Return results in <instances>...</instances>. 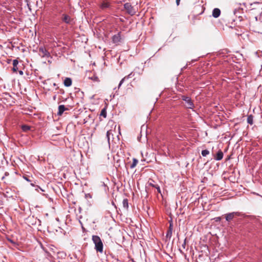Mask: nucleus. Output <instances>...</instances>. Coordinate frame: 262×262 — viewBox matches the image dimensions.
<instances>
[{"instance_id": "obj_15", "label": "nucleus", "mask_w": 262, "mask_h": 262, "mask_svg": "<svg viewBox=\"0 0 262 262\" xmlns=\"http://www.w3.org/2000/svg\"><path fill=\"white\" fill-rule=\"evenodd\" d=\"M172 233V223L170 224L169 229L167 231L166 237L170 238Z\"/></svg>"}, {"instance_id": "obj_2", "label": "nucleus", "mask_w": 262, "mask_h": 262, "mask_svg": "<svg viewBox=\"0 0 262 262\" xmlns=\"http://www.w3.org/2000/svg\"><path fill=\"white\" fill-rule=\"evenodd\" d=\"M182 100L185 101V106L187 108L192 109L194 107V104L193 103L190 97L185 96H183Z\"/></svg>"}, {"instance_id": "obj_21", "label": "nucleus", "mask_w": 262, "mask_h": 262, "mask_svg": "<svg viewBox=\"0 0 262 262\" xmlns=\"http://www.w3.org/2000/svg\"><path fill=\"white\" fill-rule=\"evenodd\" d=\"M111 136H113V135L112 134V131L111 130L107 131L106 133V137H107L108 143H110Z\"/></svg>"}, {"instance_id": "obj_32", "label": "nucleus", "mask_w": 262, "mask_h": 262, "mask_svg": "<svg viewBox=\"0 0 262 262\" xmlns=\"http://www.w3.org/2000/svg\"><path fill=\"white\" fill-rule=\"evenodd\" d=\"M5 175H6V176H7V175H8V173H7V172H6V173H5Z\"/></svg>"}, {"instance_id": "obj_1", "label": "nucleus", "mask_w": 262, "mask_h": 262, "mask_svg": "<svg viewBox=\"0 0 262 262\" xmlns=\"http://www.w3.org/2000/svg\"><path fill=\"white\" fill-rule=\"evenodd\" d=\"M92 241L95 244V249L102 253L103 251V245L100 237L98 235H93Z\"/></svg>"}, {"instance_id": "obj_28", "label": "nucleus", "mask_w": 262, "mask_h": 262, "mask_svg": "<svg viewBox=\"0 0 262 262\" xmlns=\"http://www.w3.org/2000/svg\"><path fill=\"white\" fill-rule=\"evenodd\" d=\"M180 0H176L177 5L178 6L180 4Z\"/></svg>"}, {"instance_id": "obj_27", "label": "nucleus", "mask_w": 262, "mask_h": 262, "mask_svg": "<svg viewBox=\"0 0 262 262\" xmlns=\"http://www.w3.org/2000/svg\"><path fill=\"white\" fill-rule=\"evenodd\" d=\"M18 72L20 75H23L24 74L23 72L21 70L19 71Z\"/></svg>"}, {"instance_id": "obj_14", "label": "nucleus", "mask_w": 262, "mask_h": 262, "mask_svg": "<svg viewBox=\"0 0 262 262\" xmlns=\"http://www.w3.org/2000/svg\"><path fill=\"white\" fill-rule=\"evenodd\" d=\"M223 158V152L220 150L216 154V157H215V159L217 161L221 160Z\"/></svg>"}, {"instance_id": "obj_8", "label": "nucleus", "mask_w": 262, "mask_h": 262, "mask_svg": "<svg viewBox=\"0 0 262 262\" xmlns=\"http://www.w3.org/2000/svg\"><path fill=\"white\" fill-rule=\"evenodd\" d=\"M121 32H118L117 34L114 35L112 37V41L114 43H117L121 41Z\"/></svg>"}, {"instance_id": "obj_7", "label": "nucleus", "mask_w": 262, "mask_h": 262, "mask_svg": "<svg viewBox=\"0 0 262 262\" xmlns=\"http://www.w3.org/2000/svg\"><path fill=\"white\" fill-rule=\"evenodd\" d=\"M62 20L63 22L67 24H70L72 21V19L70 16L66 14H63L62 16Z\"/></svg>"}, {"instance_id": "obj_10", "label": "nucleus", "mask_w": 262, "mask_h": 262, "mask_svg": "<svg viewBox=\"0 0 262 262\" xmlns=\"http://www.w3.org/2000/svg\"><path fill=\"white\" fill-rule=\"evenodd\" d=\"M110 4L106 1H103L100 5V7L102 10H104L106 8H110Z\"/></svg>"}, {"instance_id": "obj_34", "label": "nucleus", "mask_w": 262, "mask_h": 262, "mask_svg": "<svg viewBox=\"0 0 262 262\" xmlns=\"http://www.w3.org/2000/svg\"><path fill=\"white\" fill-rule=\"evenodd\" d=\"M185 244V243H184V244L183 245V246H184Z\"/></svg>"}, {"instance_id": "obj_5", "label": "nucleus", "mask_w": 262, "mask_h": 262, "mask_svg": "<svg viewBox=\"0 0 262 262\" xmlns=\"http://www.w3.org/2000/svg\"><path fill=\"white\" fill-rule=\"evenodd\" d=\"M240 213L238 212H233L225 214L226 220L228 222L231 221L235 216H239Z\"/></svg>"}, {"instance_id": "obj_11", "label": "nucleus", "mask_w": 262, "mask_h": 262, "mask_svg": "<svg viewBox=\"0 0 262 262\" xmlns=\"http://www.w3.org/2000/svg\"><path fill=\"white\" fill-rule=\"evenodd\" d=\"M64 85L66 87L70 86L72 85V80L71 78H66L64 82H63Z\"/></svg>"}, {"instance_id": "obj_19", "label": "nucleus", "mask_w": 262, "mask_h": 262, "mask_svg": "<svg viewBox=\"0 0 262 262\" xmlns=\"http://www.w3.org/2000/svg\"><path fill=\"white\" fill-rule=\"evenodd\" d=\"M138 160L135 159V158H134L133 159V163H132V164L130 166V168H132V169L134 168V167H135L136 166V165L138 164Z\"/></svg>"}, {"instance_id": "obj_26", "label": "nucleus", "mask_w": 262, "mask_h": 262, "mask_svg": "<svg viewBox=\"0 0 262 262\" xmlns=\"http://www.w3.org/2000/svg\"><path fill=\"white\" fill-rule=\"evenodd\" d=\"M8 241L11 242V243H12L13 245H15L16 244V243L14 241H13L12 240L10 239H8Z\"/></svg>"}, {"instance_id": "obj_31", "label": "nucleus", "mask_w": 262, "mask_h": 262, "mask_svg": "<svg viewBox=\"0 0 262 262\" xmlns=\"http://www.w3.org/2000/svg\"><path fill=\"white\" fill-rule=\"evenodd\" d=\"M31 185L32 186H35V185L33 183H31Z\"/></svg>"}, {"instance_id": "obj_20", "label": "nucleus", "mask_w": 262, "mask_h": 262, "mask_svg": "<svg viewBox=\"0 0 262 262\" xmlns=\"http://www.w3.org/2000/svg\"><path fill=\"white\" fill-rule=\"evenodd\" d=\"M123 206L124 208L127 209L128 207V200L127 199H125L123 200L122 202Z\"/></svg>"}, {"instance_id": "obj_13", "label": "nucleus", "mask_w": 262, "mask_h": 262, "mask_svg": "<svg viewBox=\"0 0 262 262\" xmlns=\"http://www.w3.org/2000/svg\"><path fill=\"white\" fill-rule=\"evenodd\" d=\"M18 61L17 59H14L13 60V68L12 70L13 72H16L18 70Z\"/></svg>"}, {"instance_id": "obj_9", "label": "nucleus", "mask_w": 262, "mask_h": 262, "mask_svg": "<svg viewBox=\"0 0 262 262\" xmlns=\"http://www.w3.org/2000/svg\"><path fill=\"white\" fill-rule=\"evenodd\" d=\"M221 14V10L219 8H214L212 11V16L214 18H217Z\"/></svg>"}, {"instance_id": "obj_33", "label": "nucleus", "mask_w": 262, "mask_h": 262, "mask_svg": "<svg viewBox=\"0 0 262 262\" xmlns=\"http://www.w3.org/2000/svg\"><path fill=\"white\" fill-rule=\"evenodd\" d=\"M55 98H56V96H55L54 97V99H55Z\"/></svg>"}, {"instance_id": "obj_16", "label": "nucleus", "mask_w": 262, "mask_h": 262, "mask_svg": "<svg viewBox=\"0 0 262 262\" xmlns=\"http://www.w3.org/2000/svg\"><path fill=\"white\" fill-rule=\"evenodd\" d=\"M132 74H133L132 73H130L129 75L125 76L123 78H122L121 80V81L119 82V85H118V88H119L121 86V85L122 84V83L124 82V81L125 79H128L129 78H130L131 77V76L132 75Z\"/></svg>"}, {"instance_id": "obj_4", "label": "nucleus", "mask_w": 262, "mask_h": 262, "mask_svg": "<svg viewBox=\"0 0 262 262\" xmlns=\"http://www.w3.org/2000/svg\"><path fill=\"white\" fill-rule=\"evenodd\" d=\"M28 222L32 225H41V221L34 216H29L28 219Z\"/></svg>"}, {"instance_id": "obj_35", "label": "nucleus", "mask_w": 262, "mask_h": 262, "mask_svg": "<svg viewBox=\"0 0 262 262\" xmlns=\"http://www.w3.org/2000/svg\"><path fill=\"white\" fill-rule=\"evenodd\" d=\"M185 244V243H184V244L183 245V246H184Z\"/></svg>"}, {"instance_id": "obj_17", "label": "nucleus", "mask_w": 262, "mask_h": 262, "mask_svg": "<svg viewBox=\"0 0 262 262\" xmlns=\"http://www.w3.org/2000/svg\"><path fill=\"white\" fill-rule=\"evenodd\" d=\"M148 184H149V186H151V187L156 188L157 191H158V192L159 193H161L160 187V186L158 185L154 184V183H152L151 182H149Z\"/></svg>"}, {"instance_id": "obj_6", "label": "nucleus", "mask_w": 262, "mask_h": 262, "mask_svg": "<svg viewBox=\"0 0 262 262\" xmlns=\"http://www.w3.org/2000/svg\"><path fill=\"white\" fill-rule=\"evenodd\" d=\"M39 52L40 55L42 57H49L50 56V53L46 50L45 47H40L39 49Z\"/></svg>"}, {"instance_id": "obj_12", "label": "nucleus", "mask_w": 262, "mask_h": 262, "mask_svg": "<svg viewBox=\"0 0 262 262\" xmlns=\"http://www.w3.org/2000/svg\"><path fill=\"white\" fill-rule=\"evenodd\" d=\"M67 110L68 108H66L64 105H60L58 106V111L57 113V115L59 116L63 114V112Z\"/></svg>"}, {"instance_id": "obj_3", "label": "nucleus", "mask_w": 262, "mask_h": 262, "mask_svg": "<svg viewBox=\"0 0 262 262\" xmlns=\"http://www.w3.org/2000/svg\"><path fill=\"white\" fill-rule=\"evenodd\" d=\"M124 8L126 12L131 15H134L136 13L135 9L129 3L124 4Z\"/></svg>"}, {"instance_id": "obj_25", "label": "nucleus", "mask_w": 262, "mask_h": 262, "mask_svg": "<svg viewBox=\"0 0 262 262\" xmlns=\"http://www.w3.org/2000/svg\"><path fill=\"white\" fill-rule=\"evenodd\" d=\"M22 128H23V130L27 131V130L30 129V127L27 125H24V126H23Z\"/></svg>"}, {"instance_id": "obj_23", "label": "nucleus", "mask_w": 262, "mask_h": 262, "mask_svg": "<svg viewBox=\"0 0 262 262\" xmlns=\"http://www.w3.org/2000/svg\"><path fill=\"white\" fill-rule=\"evenodd\" d=\"M23 178L26 180L28 182H32V180L30 179V178H32V176H28L27 174H24L23 176Z\"/></svg>"}, {"instance_id": "obj_30", "label": "nucleus", "mask_w": 262, "mask_h": 262, "mask_svg": "<svg viewBox=\"0 0 262 262\" xmlns=\"http://www.w3.org/2000/svg\"><path fill=\"white\" fill-rule=\"evenodd\" d=\"M11 61V59H8V63H10Z\"/></svg>"}, {"instance_id": "obj_29", "label": "nucleus", "mask_w": 262, "mask_h": 262, "mask_svg": "<svg viewBox=\"0 0 262 262\" xmlns=\"http://www.w3.org/2000/svg\"><path fill=\"white\" fill-rule=\"evenodd\" d=\"M37 187L38 188H39L42 191H44V190H43L42 189H41V188H40L39 186H37Z\"/></svg>"}, {"instance_id": "obj_24", "label": "nucleus", "mask_w": 262, "mask_h": 262, "mask_svg": "<svg viewBox=\"0 0 262 262\" xmlns=\"http://www.w3.org/2000/svg\"><path fill=\"white\" fill-rule=\"evenodd\" d=\"M100 115L101 116H103L104 117H106V112L105 110V109H103L102 110L101 112V114H100Z\"/></svg>"}, {"instance_id": "obj_18", "label": "nucleus", "mask_w": 262, "mask_h": 262, "mask_svg": "<svg viewBox=\"0 0 262 262\" xmlns=\"http://www.w3.org/2000/svg\"><path fill=\"white\" fill-rule=\"evenodd\" d=\"M247 122L250 125L253 124V117L252 115H250L248 116L247 118Z\"/></svg>"}, {"instance_id": "obj_22", "label": "nucleus", "mask_w": 262, "mask_h": 262, "mask_svg": "<svg viewBox=\"0 0 262 262\" xmlns=\"http://www.w3.org/2000/svg\"><path fill=\"white\" fill-rule=\"evenodd\" d=\"M202 156L206 157L207 155L209 154V151L207 149L203 150L201 152Z\"/></svg>"}]
</instances>
